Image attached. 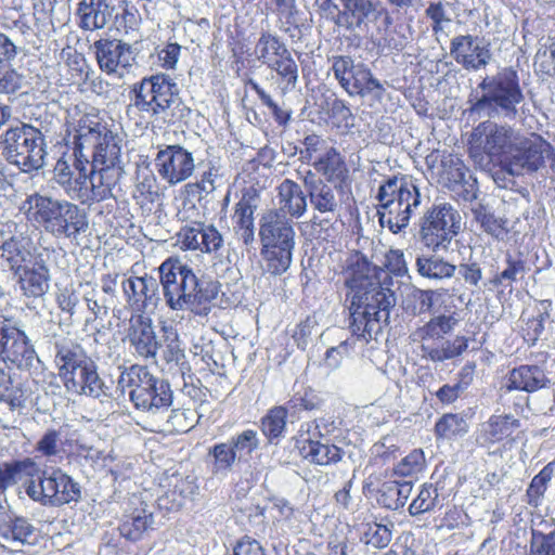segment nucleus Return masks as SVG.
I'll list each match as a JSON object with an SVG mask.
<instances>
[{
	"label": "nucleus",
	"mask_w": 555,
	"mask_h": 555,
	"mask_svg": "<svg viewBox=\"0 0 555 555\" xmlns=\"http://www.w3.org/2000/svg\"><path fill=\"white\" fill-rule=\"evenodd\" d=\"M201 222L183 227L178 233V244L182 249L199 250Z\"/></svg>",
	"instance_id": "obj_62"
},
{
	"label": "nucleus",
	"mask_w": 555,
	"mask_h": 555,
	"mask_svg": "<svg viewBox=\"0 0 555 555\" xmlns=\"http://www.w3.org/2000/svg\"><path fill=\"white\" fill-rule=\"evenodd\" d=\"M475 215L481 228L490 235L503 238L506 234L505 222L493 214L488 212L483 207L476 209Z\"/></svg>",
	"instance_id": "obj_57"
},
{
	"label": "nucleus",
	"mask_w": 555,
	"mask_h": 555,
	"mask_svg": "<svg viewBox=\"0 0 555 555\" xmlns=\"http://www.w3.org/2000/svg\"><path fill=\"white\" fill-rule=\"evenodd\" d=\"M451 54L456 63L468 70L485 67L491 59L489 44L485 39L470 35L453 38Z\"/></svg>",
	"instance_id": "obj_20"
},
{
	"label": "nucleus",
	"mask_w": 555,
	"mask_h": 555,
	"mask_svg": "<svg viewBox=\"0 0 555 555\" xmlns=\"http://www.w3.org/2000/svg\"><path fill=\"white\" fill-rule=\"evenodd\" d=\"M534 66L546 75H555V38H550L548 42L538 50Z\"/></svg>",
	"instance_id": "obj_56"
},
{
	"label": "nucleus",
	"mask_w": 555,
	"mask_h": 555,
	"mask_svg": "<svg viewBox=\"0 0 555 555\" xmlns=\"http://www.w3.org/2000/svg\"><path fill=\"white\" fill-rule=\"evenodd\" d=\"M54 350V362L60 376L89 360L82 347L69 337L56 338Z\"/></svg>",
	"instance_id": "obj_33"
},
{
	"label": "nucleus",
	"mask_w": 555,
	"mask_h": 555,
	"mask_svg": "<svg viewBox=\"0 0 555 555\" xmlns=\"http://www.w3.org/2000/svg\"><path fill=\"white\" fill-rule=\"evenodd\" d=\"M229 443L235 452L238 461H242L249 457L251 453L258 449L260 440L256 430L245 429L236 436H233L229 440Z\"/></svg>",
	"instance_id": "obj_48"
},
{
	"label": "nucleus",
	"mask_w": 555,
	"mask_h": 555,
	"mask_svg": "<svg viewBox=\"0 0 555 555\" xmlns=\"http://www.w3.org/2000/svg\"><path fill=\"white\" fill-rule=\"evenodd\" d=\"M27 220L38 223L54 237L76 240L89 228L87 215L76 204L33 193L21 205Z\"/></svg>",
	"instance_id": "obj_3"
},
{
	"label": "nucleus",
	"mask_w": 555,
	"mask_h": 555,
	"mask_svg": "<svg viewBox=\"0 0 555 555\" xmlns=\"http://www.w3.org/2000/svg\"><path fill=\"white\" fill-rule=\"evenodd\" d=\"M435 429L438 437L452 439L465 435L468 431V425L457 414H446L436 423Z\"/></svg>",
	"instance_id": "obj_47"
},
{
	"label": "nucleus",
	"mask_w": 555,
	"mask_h": 555,
	"mask_svg": "<svg viewBox=\"0 0 555 555\" xmlns=\"http://www.w3.org/2000/svg\"><path fill=\"white\" fill-rule=\"evenodd\" d=\"M140 507L134 508L132 513L125 516L120 525V533L128 540L137 541L142 534L152 527L153 514L143 502L139 501Z\"/></svg>",
	"instance_id": "obj_37"
},
{
	"label": "nucleus",
	"mask_w": 555,
	"mask_h": 555,
	"mask_svg": "<svg viewBox=\"0 0 555 555\" xmlns=\"http://www.w3.org/2000/svg\"><path fill=\"white\" fill-rule=\"evenodd\" d=\"M287 414L288 413L285 408L274 406L262 417L261 429L269 440L283 436L286 427Z\"/></svg>",
	"instance_id": "obj_46"
},
{
	"label": "nucleus",
	"mask_w": 555,
	"mask_h": 555,
	"mask_svg": "<svg viewBox=\"0 0 555 555\" xmlns=\"http://www.w3.org/2000/svg\"><path fill=\"white\" fill-rule=\"evenodd\" d=\"M268 67L275 70L289 85H295L298 78V67L287 48L282 49L279 56L270 62Z\"/></svg>",
	"instance_id": "obj_50"
},
{
	"label": "nucleus",
	"mask_w": 555,
	"mask_h": 555,
	"mask_svg": "<svg viewBox=\"0 0 555 555\" xmlns=\"http://www.w3.org/2000/svg\"><path fill=\"white\" fill-rule=\"evenodd\" d=\"M468 348V339L464 336H456L452 340H446L439 347L429 344H422V357L433 362H443L460 357Z\"/></svg>",
	"instance_id": "obj_39"
},
{
	"label": "nucleus",
	"mask_w": 555,
	"mask_h": 555,
	"mask_svg": "<svg viewBox=\"0 0 555 555\" xmlns=\"http://www.w3.org/2000/svg\"><path fill=\"white\" fill-rule=\"evenodd\" d=\"M160 379L150 373L146 366L131 365L119 377V385L130 387V399L134 398L138 390H146Z\"/></svg>",
	"instance_id": "obj_41"
},
{
	"label": "nucleus",
	"mask_w": 555,
	"mask_h": 555,
	"mask_svg": "<svg viewBox=\"0 0 555 555\" xmlns=\"http://www.w3.org/2000/svg\"><path fill=\"white\" fill-rule=\"evenodd\" d=\"M24 76L8 63L0 66V92L14 93L23 87Z\"/></svg>",
	"instance_id": "obj_61"
},
{
	"label": "nucleus",
	"mask_w": 555,
	"mask_h": 555,
	"mask_svg": "<svg viewBox=\"0 0 555 555\" xmlns=\"http://www.w3.org/2000/svg\"><path fill=\"white\" fill-rule=\"evenodd\" d=\"M425 466L424 452L421 449H415L393 467V474L400 477H414L422 473Z\"/></svg>",
	"instance_id": "obj_49"
},
{
	"label": "nucleus",
	"mask_w": 555,
	"mask_h": 555,
	"mask_svg": "<svg viewBox=\"0 0 555 555\" xmlns=\"http://www.w3.org/2000/svg\"><path fill=\"white\" fill-rule=\"evenodd\" d=\"M169 429L177 433H186L194 427L195 412L192 410H172L168 416Z\"/></svg>",
	"instance_id": "obj_60"
},
{
	"label": "nucleus",
	"mask_w": 555,
	"mask_h": 555,
	"mask_svg": "<svg viewBox=\"0 0 555 555\" xmlns=\"http://www.w3.org/2000/svg\"><path fill=\"white\" fill-rule=\"evenodd\" d=\"M89 169L90 165L88 160L83 163L80 159H76L73 166H70L66 160L61 158L54 166V179L70 198L86 204L88 203L89 194Z\"/></svg>",
	"instance_id": "obj_17"
},
{
	"label": "nucleus",
	"mask_w": 555,
	"mask_h": 555,
	"mask_svg": "<svg viewBox=\"0 0 555 555\" xmlns=\"http://www.w3.org/2000/svg\"><path fill=\"white\" fill-rule=\"evenodd\" d=\"M117 0H80L77 7L79 26L83 30L103 29L117 16Z\"/></svg>",
	"instance_id": "obj_24"
},
{
	"label": "nucleus",
	"mask_w": 555,
	"mask_h": 555,
	"mask_svg": "<svg viewBox=\"0 0 555 555\" xmlns=\"http://www.w3.org/2000/svg\"><path fill=\"white\" fill-rule=\"evenodd\" d=\"M208 456L211 459V473L215 476H227L236 460L238 461L229 441L215 444L209 449Z\"/></svg>",
	"instance_id": "obj_42"
},
{
	"label": "nucleus",
	"mask_w": 555,
	"mask_h": 555,
	"mask_svg": "<svg viewBox=\"0 0 555 555\" xmlns=\"http://www.w3.org/2000/svg\"><path fill=\"white\" fill-rule=\"evenodd\" d=\"M69 392L76 395H86L93 398H100L105 395V386L100 378L96 366L91 361L87 360L82 364L64 372L60 376Z\"/></svg>",
	"instance_id": "obj_21"
},
{
	"label": "nucleus",
	"mask_w": 555,
	"mask_h": 555,
	"mask_svg": "<svg viewBox=\"0 0 555 555\" xmlns=\"http://www.w3.org/2000/svg\"><path fill=\"white\" fill-rule=\"evenodd\" d=\"M461 217L450 205H439L427 210L420 222V238L434 251L447 249L459 233Z\"/></svg>",
	"instance_id": "obj_10"
},
{
	"label": "nucleus",
	"mask_w": 555,
	"mask_h": 555,
	"mask_svg": "<svg viewBox=\"0 0 555 555\" xmlns=\"http://www.w3.org/2000/svg\"><path fill=\"white\" fill-rule=\"evenodd\" d=\"M344 89L349 95L365 96L373 93L377 98H380L385 91L383 83L362 63L357 64L350 80L344 83Z\"/></svg>",
	"instance_id": "obj_34"
},
{
	"label": "nucleus",
	"mask_w": 555,
	"mask_h": 555,
	"mask_svg": "<svg viewBox=\"0 0 555 555\" xmlns=\"http://www.w3.org/2000/svg\"><path fill=\"white\" fill-rule=\"evenodd\" d=\"M483 94L472 106L470 111L479 116L501 114L507 118L517 115V105L524 100L517 73L512 68H503L493 77H486L479 85Z\"/></svg>",
	"instance_id": "obj_5"
},
{
	"label": "nucleus",
	"mask_w": 555,
	"mask_h": 555,
	"mask_svg": "<svg viewBox=\"0 0 555 555\" xmlns=\"http://www.w3.org/2000/svg\"><path fill=\"white\" fill-rule=\"evenodd\" d=\"M529 555H555V532L533 533Z\"/></svg>",
	"instance_id": "obj_63"
},
{
	"label": "nucleus",
	"mask_w": 555,
	"mask_h": 555,
	"mask_svg": "<svg viewBox=\"0 0 555 555\" xmlns=\"http://www.w3.org/2000/svg\"><path fill=\"white\" fill-rule=\"evenodd\" d=\"M343 26L364 31L378 44L386 43L392 18L388 11L373 0H345Z\"/></svg>",
	"instance_id": "obj_8"
},
{
	"label": "nucleus",
	"mask_w": 555,
	"mask_h": 555,
	"mask_svg": "<svg viewBox=\"0 0 555 555\" xmlns=\"http://www.w3.org/2000/svg\"><path fill=\"white\" fill-rule=\"evenodd\" d=\"M519 133L508 126H500L492 121L480 122L470 133L469 151L474 156L487 154L495 157L513 155L518 146Z\"/></svg>",
	"instance_id": "obj_12"
},
{
	"label": "nucleus",
	"mask_w": 555,
	"mask_h": 555,
	"mask_svg": "<svg viewBox=\"0 0 555 555\" xmlns=\"http://www.w3.org/2000/svg\"><path fill=\"white\" fill-rule=\"evenodd\" d=\"M312 166L328 181L339 178L344 171V160L334 147L325 149V152L312 162Z\"/></svg>",
	"instance_id": "obj_44"
},
{
	"label": "nucleus",
	"mask_w": 555,
	"mask_h": 555,
	"mask_svg": "<svg viewBox=\"0 0 555 555\" xmlns=\"http://www.w3.org/2000/svg\"><path fill=\"white\" fill-rule=\"evenodd\" d=\"M36 470L31 459L0 464V493L18 482L23 477L30 476Z\"/></svg>",
	"instance_id": "obj_40"
},
{
	"label": "nucleus",
	"mask_w": 555,
	"mask_h": 555,
	"mask_svg": "<svg viewBox=\"0 0 555 555\" xmlns=\"http://www.w3.org/2000/svg\"><path fill=\"white\" fill-rule=\"evenodd\" d=\"M284 48H286L285 44L278 37L271 34H263L259 38L255 51L258 60L269 65L270 62H273L279 56Z\"/></svg>",
	"instance_id": "obj_52"
},
{
	"label": "nucleus",
	"mask_w": 555,
	"mask_h": 555,
	"mask_svg": "<svg viewBox=\"0 0 555 555\" xmlns=\"http://www.w3.org/2000/svg\"><path fill=\"white\" fill-rule=\"evenodd\" d=\"M438 501V491L433 485L424 483L417 496L412 501L409 506V513L412 516L421 515L430 512L436 506Z\"/></svg>",
	"instance_id": "obj_51"
},
{
	"label": "nucleus",
	"mask_w": 555,
	"mask_h": 555,
	"mask_svg": "<svg viewBox=\"0 0 555 555\" xmlns=\"http://www.w3.org/2000/svg\"><path fill=\"white\" fill-rule=\"evenodd\" d=\"M410 297L414 301L413 311L414 313H424L431 311L436 301L441 297V294L438 291L431 289H420L413 288L411 291Z\"/></svg>",
	"instance_id": "obj_59"
},
{
	"label": "nucleus",
	"mask_w": 555,
	"mask_h": 555,
	"mask_svg": "<svg viewBox=\"0 0 555 555\" xmlns=\"http://www.w3.org/2000/svg\"><path fill=\"white\" fill-rule=\"evenodd\" d=\"M37 354L24 331L0 315V360L18 369H29Z\"/></svg>",
	"instance_id": "obj_13"
},
{
	"label": "nucleus",
	"mask_w": 555,
	"mask_h": 555,
	"mask_svg": "<svg viewBox=\"0 0 555 555\" xmlns=\"http://www.w3.org/2000/svg\"><path fill=\"white\" fill-rule=\"evenodd\" d=\"M307 438L301 434L300 452L302 456L311 463L318 465H331L339 462L343 459V450L335 444L330 443L327 440L323 441L319 438L318 425L314 423H307Z\"/></svg>",
	"instance_id": "obj_23"
},
{
	"label": "nucleus",
	"mask_w": 555,
	"mask_h": 555,
	"mask_svg": "<svg viewBox=\"0 0 555 555\" xmlns=\"http://www.w3.org/2000/svg\"><path fill=\"white\" fill-rule=\"evenodd\" d=\"M551 151V144L539 135L531 139H522L519 135L518 146L514 147L512 158L515 165L535 171L544 163V155Z\"/></svg>",
	"instance_id": "obj_30"
},
{
	"label": "nucleus",
	"mask_w": 555,
	"mask_h": 555,
	"mask_svg": "<svg viewBox=\"0 0 555 555\" xmlns=\"http://www.w3.org/2000/svg\"><path fill=\"white\" fill-rule=\"evenodd\" d=\"M134 406L144 412L156 414L167 411L172 403V391L170 385L160 379L146 390H138L131 399Z\"/></svg>",
	"instance_id": "obj_31"
},
{
	"label": "nucleus",
	"mask_w": 555,
	"mask_h": 555,
	"mask_svg": "<svg viewBox=\"0 0 555 555\" xmlns=\"http://www.w3.org/2000/svg\"><path fill=\"white\" fill-rule=\"evenodd\" d=\"M379 223L397 234L405 229L413 212L421 205V193L410 177H392L378 189Z\"/></svg>",
	"instance_id": "obj_4"
},
{
	"label": "nucleus",
	"mask_w": 555,
	"mask_h": 555,
	"mask_svg": "<svg viewBox=\"0 0 555 555\" xmlns=\"http://www.w3.org/2000/svg\"><path fill=\"white\" fill-rule=\"evenodd\" d=\"M159 278L170 309H189L202 318L210 313L211 301L218 294L216 283H201L193 270L178 258H168L159 266Z\"/></svg>",
	"instance_id": "obj_2"
},
{
	"label": "nucleus",
	"mask_w": 555,
	"mask_h": 555,
	"mask_svg": "<svg viewBox=\"0 0 555 555\" xmlns=\"http://www.w3.org/2000/svg\"><path fill=\"white\" fill-rule=\"evenodd\" d=\"M0 144L5 159L25 172L38 170L46 164L44 137L30 125L9 128L2 134Z\"/></svg>",
	"instance_id": "obj_6"
},
{
	"label": "nucleus",
	"mask_w": 555,
	"mask_h": 555,
	"mask_svg": "<svg viewBox=\"0 0 555 555\" xmlns=\"http://www.w3.org/2000/svg\"><path fill=\"white\" fill-rule=\"evenodd\" d=\"M94 50L100 68L120 78L134 63L131 48L118 40H98L94 42Z\"/></svg>",
	"instance_id": "obj_19"
},
{
	"label": "nucleus",
	"mask_w": 555,
	"mask_h": 555,
	"mask_svg": "<svg viewBox=\"0 0 555 555\" xmlns=\"http://www.w3.org/2000/svg\"><path fill=\"white\" fill-rule=\"evenodd\" d=\"M134 93V106L152 116L175 117L181 105L178 83L165 74L143 78Z\"/></svg>",
	"instance_id": "obj_7"
},
{
	"label": "nucleus",
	"mask_w": 555,
	"mask_h": 555,
	"mask_svg": "<svg viewBox=\"0 0 555 555\" xmlns=\"http://www.w3.org/2000/svg\"><path fill=\"white\" fill-rule=\"evenodd\" d=\"M294 247H275L266 249L268 270L275 275L284 273L291 266ZM264 251V249H262Z\"/></svg>",
	"instance_id": "obj_55"
},
{
	"label": "nucleus",
	"mask_w": 555,
	"mask_h": 555,
	"mask_svg": "<svg viewBox=\"0 0 555 555\" xmlns=\"http://www.w3.org/2000/svg\"><path fill=\"white\" fill-rule=\"evenodd\" d=\"M155 166L164 181L177 185L192 177L196 165L192 152L180 144H169L157 152Z\"/></svg>",
	"instance_id": "obj_14"
},
{
	"label": "nucleus",
	"mask_w": 555,
	"mask_h": 555,
	"mask_svg": "<svg viewBox=\"0 0 555 555\" xmlns=\"http://www.w3.org/2000/svg\"><path fill=\"white\" fill-rule=\"evenodd\" d=\"M125 340L134 354L144 359H154L160 346L153 321L144 313L131 315Z\"/></svg>",
	"instance_id": "obj_18"
},
{
	"label": "nucleus",
	"mask_w": 555,
	"mask_h": 555,
	"mask_svg": "<svg viewBox=\"0 0 555 555\" xmlns=\"http://www.w3.org/2000/svg\"><path fill=\"white\" fill-rule=\"evenodd\" d=\"M550 378L538 365H520L512 370L505 382L507 390L533 392L547 387Z\"/></svg>",
	"instance_id": "obj_32"
},
{
	"label": "nucleus",
	"mask_w": 555,
	"mask_h": 555,
	"mask_svg": "<svg viewBox=\"0 0 555 555\" xmlns=\"http://www.w3.org/2000/svg\"><path fill=\"white\" fill-rule=\"evenodd\" d=\"M262 249L295 247V230L289 218L275 209H267L259 220Z\"/></svg>",
	"instance_id": "obj_16"
},
{
	"label": "nucleus",
	"mask_w": 555,
	"mask_h": 555,
	"mask_svg": "<svg viewBox=\"0 0 555 555\" xmlns=\"http://www.w3.org/2000/svg\"><path fill=\"white\" fill-rule=\"evenodd\" d=\"M520 427V421L513 415H492L480 424L476 441L479 446L491 448L512 438V435Z\"/></svg>",
	"instance_id": "obj_27"
},
{
	"label": "nucleus",
	"mask_w": 555,
	"mask_h": 555,
	"mask_svg": "<svg viewBox=\"0 0 555 555\" xmlns=\"http://www.w3.org/2000/svg\"><path fill=\"white\" fill-rule=\"evenodd\" d=\"M122 175V168H106L90 165L88 183V203L101 202L113 196V189Z\"/></svg>",
	"instance_id": "obj_29"
},
{
	"label": "nucleus",
	"mask_w": 555,
	"mask_h": 555,
	"mask_svg": "<svg viewBox=\"0 0 555 555\" xmlns=\"http://www.w3.org/2000/svg\"><path fill=\"white\" fill-rule=\"evenodd\" d=\"M18 283L24 295L40 297L49 289V269L42 263H36L33 268H25L17 272Z\"/></svg>",
	"instance_id": "obj_35"
},
{
	"label": "nucleus",
	"mask_w": 555,
	"mask_h": 555,
	"mask_svg": "<svg viewBox=\"0 0 555 555\" xmlns=\"http://www.w3.org/2000/svg\"><path fill=\"white\" fill-rule=\"evenodd\" d=\"M33 531V526L26 519L16 518L13 521L9 519L4 527H0V543L3 547H7L5 542L11 541L24 544Z\"/></svg>",
	"instance_id": "obj_45"
},
{
	"label": "nucleus",
	"mask_w": 555,
	"mask_h": 555,
	"mask_svg": "<svg viewBox=\"0 0 555 555\" xmlns=\"http://www.w3.org/2000/svg\"><path fill=\"white\" fill-rule=\"evenodd\" d=\"M311 207L320 214L336 215L343 203L341 186H334L317 179L309 170L304 178Z\"/></svg>",
	"instance_id": "obj_22"
},
{
	"label": "nucleus",
	"mask_w": 555,
	"mask_h": 555,
	"mask_svg": "<svg viewBox=\"0 0 555 555\" xmlns=\"http://www.w3.org/2000/svg\"><path fill=\"white\" fill-rule=\"evenodd\" d=\"M417 273L425 279L441 281L454 275L456 267L436 255H421L415 261Z\"/></svg>",
	"instance_id": "obj_36"
},
{
	"label": "nucleus",
	"mask_w": 555,
	"mask_h": 555,
	"mask_svg": "<svg viewBox=\"0 0 555 555\" xmlns=\"http://www.w3.org/2000/svg\"><path fill=\"white\" fill-rule=\"evenodd\" d=\"M276 207L275 211L282 212L285 217L299 219L307 211V195L301 186L291 180L284 179L276 186Z\"/></svg>",
	"instance_id": "obj_28"
},
{
	"label": "nucleus",
	"mask_w": 555,
	"mask_h": 555,
	"mask_svg": "<svg viewBox=\"0 0 555 555\" xmlns=\"http://www.w3.org/2000/svg\"><path fill=\"white\" fill-rule=\"evenodd\" d=\"M199 251L217 253L223 246V237L214 225L201 223Z\"/></svg>",
	"instance_id": "obj_58"
},
{
	"label": "nucleus",
	"mask_w": 555,
	"mask_h": 555,
	"mask_svg": "<svg viewBox=\"0 0 555 555\" xmlns=\"http://www.w3.org/2000/svg\"><path fill=\"white\" fill-rule=\"evenodd\" d=\"M61 434L55 429H49L37 442L36 450L44 456H53L60 452Z\"/></svg>",
	"instance_id": "obj_64"
},
{
	"label": "nucleus",
	"mask_w": 555,
	"mask_h": 555,
	"mask_svg": "<svg viewBox=\"0 0 555 555\" xmlns=\"http://www.w3.org/2000/svg\"><path fill=\"white\" fill-rule=\"evenodd\" d=\"M31 257V241L23 227L8 222L0 227V266L14 273Z\"/></svg>",
	"instance_id": "obj_15"
},
{
	"label": "nucleus",
	"mask_w": 555,
	"mask_h": 555,
	"mask_svg": "<svg viewBox=\"0 0 555 555\" xmlns=\"http://www.w3.org/2000/svg\"><path fill=\"white\" fill-rule=\"evenodd\" d=\"M55 302L62 312L73 317L80 302L79 292L74 284L59 286L55 292Z\"/></svg>",
	"instance_id": "obj_54"
},
{
	"label": "nucleus",
	"mask_w": 555,
	"mask_h": 555,
	"mask_svg": "<svg viewBox=\"0 0 555 555\" xmlns=\"http://www.w3.org/2000/svg\"><path fill=\"white\" fill-rule=\"evenodd\" d=\"M259 196L254 190L243 193L241 199L235 204L232 217L234 230L244 245L249 246L255 241V218L254 214L258 208Z\"/></svg>",
	"instance_id": "obj_26"
},
{
	"label": "nucleus",
	"mask_w": 555,
	"mask_h": 555,
	"mask_svg": "<svg viewBox=\"0 0 555 555\" xmlns=\"http://www.w3.org/2000/svg\"><path fill=\"white\" fill-rule=\"evenodd\" d=\"M457 320L453 315H438L429 320L423 326L416 328L411 334L413 341H421L427 344L429 340H436L443 335L449 334L456 325Z\"/></svg>",
	"instance_id": "obj_38"
},
{
	"label": "nucleus",
	"mask_w": 555,
	"mask_h": 555,
	"mask_svg": "<svg viewBox=\"0 0 555 555\" xmlns=\"http://www.w3.org/2000/svg\"><path fill=\"white\" fill-rule=\"evenodd\" d=\"M395 302L393 294L388 288L373 287L365 292L363 306L351 307V328L353 334L364 339L373 338L380 330V323L389 317V308ZM354 306V302H352Z\"/></svg>",
	"instance_id": "obj_9"
},
{
	"label": "nucleus",
	"mask_w": 555,
	"mask_h": 555,
	"mask_svg": "<svg viewBox=\"0 0 555 555\" xmlns=\"http://www.w3.org/2000/svg\"><path fill=\"white\" fill-rule=\"evenodd\" d=\"M121 287L127 302L138 312L155 306L158 300V283L153 276H129L122 281Z\"/></svg>",
	"instance_id": "obj_25"
},
{
	"label": "nucleus",
	"mask_w": 555,
	"mask_h": 555,
	"mask_svg": "<svg viewBox=\"0 0 555 555\" xmlns=\"http://www.w3.org/2000/svg\"><path fill=\"white\" fill-rule=\"evenodd\" d=\"M67 122L73 127L77 150H92V164L106 168H121L122 139L99 116L98 111L85 103L67 111Z\"/></svg>",
	"instance_id": "obj_1"
},
{
	"label": "nucleus",
	"mask_w": 555,
	"mask_h": 555,
	"mask_svg": "<svg viewBox=\"0 0 555 555\" xmlns=\"http://www.w3.org/2000/svg\"><path fill=\"white\" fill-rule=\"evenodd\" d=\"M553 468L552 464L544 466L538 475L531 480L529 488L527 489V495L529 504L538 505L541 498L544 495L547 485L552 480Z\"/></svg>",
	"instance_id": "obj_53"
},
{
	"label": "nucleus",
	"mask_w": 555,
	"mask_h": 555,
	"mask_svg": "<svg viewBox=\"0 0 555 555\" xmlns=\"http://www.w3.org/2000/svg\"><path fill=\"white\" fill-rule=\"evenodd\" d=\"M26 493L34 501L43 505L61 506L80 496V488L68 475L60 469L43 472L38 481L26 485Z\"/></svg>",
	"instance_id": "obj_11"
},
{
	"label": "nucleus",
	"mask_w": 555,
	"mask_h": 555,
	"mask_svg": "<svg viewBox=\"0 0 555 555\" xmlns=\"http://www.w3.org/2000/svg\"><path fill=\"white\" fill-rule=\"evenodd\" d=\"M466 167L460 157L449 154L442 157L439 180L449 189H454L465 180Z\"/></svg>",
	"instance_id": "obj_43"
}]
</instances>
